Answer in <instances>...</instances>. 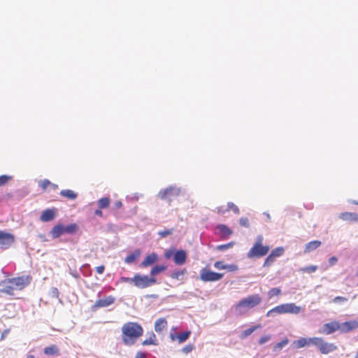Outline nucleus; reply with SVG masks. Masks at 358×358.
Listing matches in <instances>:
<instances>
[{"label":"nucleus","mask_w":358,"mask_h":358,"mask_svg":"<svg viewBox=\"0 0 358 358\" xmlns=\"http://www.w3.org/2000/svg\"><path fill=\"white\" fill-rule=\"evenodd\" d=\"M315 345L321 354L327 355L336 351L337 345L333 343L327 342L322 337H311L309 338H300L292 343V345L297 349L304 348L307 345Z\"/></svg>","instance_id":"obj_1"},{"label":"nucleus","mask_w":358,"mask_h":358,"mask_svg":"<svg viewBox=\"0 0 358 358\" xmlns=\"http://www.w3.org/2000/svg\"><path fill=\"white\" fill-rule=\"evenodd\" d=\"M122 338L124 345H132L143 334L142 326L134 322H128L122 327Z\"/></svg>","instance_id":"obj_2"},{"label":"nucleus","mask_w":358,"mask_h":358,"mask_svg":"<svg viewBox=\"0 0 358 358\" xmlns=\"http://www.w3.org/2000/svg\"><path fill=\"white\" fill-rule=\"evenodd\" d=\"M262 299L258 294L248 295L240 300L235 306V310L238 315H245L250 309L255 308L262 303Z\"/></svg>","instance_id":"obj_3"},{"label":"nucleus","mask_w":358,"mask_h":358,"mask_svg":"<svg viewBox=\"0 0 358 358\" xmlns=\"http://www.w3.org/2000/svg\"><path fill=\"white\" fill-rule=\"evenodd\" d=\"M264 237L262 235H259L253 246L250 249L247 253V257L250 259L259 258L265 256L268 254L270 250L269 245H263Z\"/></svg>","instance_id":"obj_4"},{"label":"nucleus","mask_w":358,"mask_h":358,"mask_svg":"<svg viewBox=\"0 0 358 358\" xmlns=\"http://www.w3.org/2000/svg\"><path fill=\"white\" fill-rule=\"evenodd\" d=\"M302 310L300 306H296L295 303H283L274 307L273 308L268 310L266 313V316L269 317L273 313L278 314H298Z\"/></svg>","instance_id":"obj_5"},{"label":"nucleus","mask_w":358,"mask_h":358,"mask_svg":"<svg viewBox=\"0 0 358 358\" xmlns=\"http://www.w3.org/2000/svg\"><path fill=\"white\" fill-rule=\"evenodd\" d=\"M180 194V189L174 186H170L164 189L159 191L158 194L159 198L162 200L167 201L169 204L177 198Z\"/></svg>","instance_id":"obj_6"},{"label":"nucleus","mask_w":358,"mask_h":358,"mask_svg":"<svg viewBox=\"0 0 358 358\" xmlns=\"http://www.w3.org/2000/svg\"><path fill=\"white\" fill-rule=\"evenodd\" d=\"M224 274L211 271L209 268L205 267L200 271V280L203 282H215L221 280Z\"/></svg>","instance_id":"obj_7"},{"label":"nucleus","mask_w":358,"mask_h":358,"mask_svg":"<svg viewBox=\"0 0 358 358\" xmlns=\"http://www.w3.org/2000/svg\"><path fill=\"white\" fill-rule=\"evenodd\" d=\"M135 280L134 285L140 289H144L150 287L156 283V279L152 277H148L145 275L136 274L134 276Z\"/></svg>","instance_id":"obj_8"},{"label":"nucleus","mask_w":358,"mask_h":358,"mask_svg":"<svg viewBox=\"0 0 358 358\" xmlns=\"http://www.w3.org/2000/svg\"><path fill=\"white\" fill-rule=\"evenodd\" d=\"M31 280V277L29 275H23L10 279V282L13 283L11 285L14 286L15 289L21 290L25 287L28 286Z\"/></svg>","instance_id":"obj_9"},{"label":"nucleus","mask_w":358,"mask_h":358,"mask_svg":"<svg viewBox=\"0 0 358 358\" xmlns=\"http://www.w3.org/2000/svg\"><path fill=\"white\" fill-rule=\"evenodd\" d=\"M336 331H340V322L336 320L331 321L323 324L322 328L319 330V333L325 335H329Z\"/></svg>","instance_id":"obj_10"},{"label":"nucleus","mask_w":358,"mask_h":358,"mask_svg":"<svg viewBox=\"0 0 358 358\" xmlns=\"http://www.w3.org/2000/svg\"><path fill=\"white\" fill-rule=\"evenodd\" d=\"M115 299L113 296H107L103 299L96 301L94 304L91 307L92 311H96L99 308L108 307L115 303Z\"/></svg>","instance_id":"obj_11"},{"label":"nucleus","mask_w":358,"mask_h":358,"mask_svg":"<svg viewBox=\"0 0 358 358\" xmlns=\"http://www.w3.org/2000/svg\"><path fill=\"white\" fill-rule=\"evenodd\" d=\"M14 241L15 237L13 234L0 231V246L2 248H9Z\"/></svg>","instance_id":"obj_12"},{"label":"nucleus","mask_w":358,"mask_h":358,"mask_svg":"<svg viewBox=\"0 0 358 358\" xmlns=\"http://www.w3.org/2000/svg\"><path fill=\"white\" fill-rule=\"evenodd\" d=\"M358 329V320H352L340 323V332L346 334Z\"/></svg>","instance_id":"obj_13"},{"label":"nucleus","mask_w":358,"mask_h":358,"mask_svg":"<svg viewBox=\"0 0 358 358\" xmlns=\"http://www.w3.org/2000/svg\"><path fill=\"white\" fill-rule=\"evenodd\" d=\"M56 213L57 210L55 208L46 209L41 213L40 220L44 222L52 221L55 219Z\"/></svg>","instance_id":"obj_14"},{"label":"nucleus","mask_w":358,"mask_h":358,"mask_svg":"<svg viewBox=\"0 0 358 358\" xmlns=\"http://www.w3.org/2000/svg\"><path fill=\"white\" fill-rule=\"evenodd\" d=\"M187 252L183 250L176 251L173 255V261L176 265H182L186 262Z\"/></svg>","instance_id":"obj_15"},{"label":"nucleus","mask_w":358,"mask_h":358,"mask_svg":"<svg viewBox=\"0 0 358 358\" xmlns=\"http://www.w3.org/2000/svg\"><path fill=\"white\" fill-rule=\"evenodd\" d=\"M338 217L348 222H358V214L352 212H343L339 214Z\"/></svg>","instance_id":"obj_16"},{"label":"nucleus","mask_w":358,"mask_h":358,"mask_svg":"<svg viewBox=\"0 0 358 358\" xmlns=\"http://www.w3.org/2000/svg\"><path fill=\"white\" fill-rule=\"evenodd\" d=\"M168 327V322L164 317L157 319L155 322V330L157 333H162L166 330Z\"/></svg>","instance_id":"obj_17"},{"label":"nucleus","mask_w":358,"mask_h":358,"mask_svg":"<svg viewBox=\"0 0 358 358\" xmlns=\"http://www.w3.org/2000/svg\"><path fill=\"white\" fill-rule=\"evenodd\" d=\"M158 260V256L156 253H151L147 255L141 262L142 267H148L155 264Z\"/></svg>","instance_id":"obj_18"},{"label":"nucleus","mask_w":358,"mask_h":358,"mask_svg":"<svg viewBox=\"0 0 358 358\" xmlns=\"http://www.w3.org/2000/svg\"><path fill=\"white\" fill-rule=\"evenodd\" d=\"M13 283L10 282V279L7 281L3 282L2 287L0 288V293H6L10 295L14 294V291L16 290L14 286H12Z\"/></svg>","instance_id":"obj_19"},{"label":"nucleus","mask_w":358,"mask_h":358,"mask_svg":"<svg viewBox=\"0 0 358 358\" xmlns=\"http://www.w3.org/2000/svg\"><path fill=\"white\" fill-rule=\"evenodd\" d=\"M322 245L320 241H313L306 244L304 248V253H309L318 248Z\"/></svg>","instance_id":"obj_20"},{"label":"nucleus","mask_w":358,"mask_h":358,"mask_svg":"<svg viewBox=\"0 0 358 358\" xmlns=\"http://www.w3.org/2000/svg\"><path fill=\"white\" fill-rule=\"evenodd\" d=\"M50 234L52 238H59L61 235L64 234V225L60 224L55 225L52 228Z\"/></svg>","instance_id":"obj_21"},{"label":"nucleus","mask_w":358,"mask_h":358,"mask_svg":"<svg viewBox=\"0 0 358 358\" xmlns=\"http://www.w3.org/2000/svg\"><path fill=\"white\" fill-rule=\"evenodd\" d=\"M43 352L45 355H59V349L56 345H52L48 347H46L43 350Z\"/></svg>","instance_id":"obj_22"},{"label":"nucleus","mask_w":358,"mask_h":358,"mask_svg":"<svg viewBox=\"0 0 358 358\" xmlns=\"http://www.w3.org/2000/svg\"><path fill=\"white\" fill-rule=\"evenodd\" d=\"M217 229L221 234L222 238H227L232 234V231L225 224H219Z\"/></svg>","instance_id":"obj_23"},{"label":"nucleus","mask_w":358,"mask_h":358,"mask_svg":"<svg viewBox=\"0 0 358 358\" xmlns=\"http://www.w3.org/2000/svg\"><path fill=\"white\" fill-rule=\"evenodd\" d=\"M261 327H262L261 324H257V325L252 326V327L244 330L240 334V338L241 339L246 338L247 337L250 336L255 330L260 329Z\"/></svg>","instance_id":"obj_24"},{"label":"nucleus","mask_w":358,"mask_h":358,"mask_svg":"<svg viewBox=\"0 0 358 358\" xmlns=\"http://www.w3.org/2000/svg\"><path fill=\"white\" fill-rule=\"evenodd\" d=\"M61 196L66 197L70 200H74L77 198L78 194L71 189H63L60 192Z\"/></svg>","instance_id":"obj_25"},{"label":"nucleus","mask_w":358,"mask_h":358,"mask_svg":"<svg viewBox=\"0 0 358 358\" xmlns=\"http://www.w3.org/2000/svg\"><path fill=\"white\" fill-rule=\"evenodd\" d=\"M97 204L100 209L107 208L110 204V199L108 196L102 197L97 201Z\"/></svg>","instance_id":"obj_26"},{"label":"nucleus","mask_w":358,"mask_h":358,"mask_svg":"<svg viewBox=\"0 0 358 358\" xmlns=\"http://www.w3.org/2000/svg\"><path fill=\"white\" fill-rule=\"evenodd\" d=\"M186 273H187L186 268H182L181 270H176V271H173L170 276L172 279L182 280V277Z\"/></svg>","instance_id":"obj_27"},{"label":"nucleus","mask_w":358,"mask_h":358,"mask_svg":"<svg viewBox=\"0 0 358 358\" xmlns=\"http://www.w3.org/2000/svg\"><path fill=\"white\" fill-rule=\"evenodd\" d=\"M166 269V266L164 265H156L150 271V276L155 278V275L164 271Z\"/></svg>","instance_id":"obj_28"},{"label":"nucleus","mask_w":358,"mask_h":358,"mask_svg":"<svg viewBox=\"0 0 358 358\" xmlns=\"http://www.w3.org/2000/svg\"><path fill=\"white\" fill-rule=\"evenodd\" d=\"M141 255L139 250H135L134 252L131 253L125 258V262L127 264H131L134 262Z\"/></svg>","instance_id":"obj_29"},{"label":"nucleus","mask_w":358,"mask_h":358,"mask_svg":"<svg viewBox=\"0 0 358 358\" xmlns=\"http://www.w3.org/2000/svg\"><path fill=\"white\" fill-rule=\"evenodd\" d=\"M39 186L43 190H45L48 186H51L53 189H55L58 188L57 185L51 183V182L48 179L41 180L39 182Z\"/></svg>","instance_id":"obj_30"},{"label":"nucleus","mask_w":358,"mask_h":358,"mask_svg":"<svg viewBox=\"0 0 358 358\" xmlns=\"http://www.w3.org/2000/svg\"><path fill=\"white\" fill-rule=\"evenodd\" d=\"M156 341H157V338H156L155 334L153 332H151L150 334L149 338L144 340L142 342V345H156L157 344Z\"/></svg>","instance_id":"obj_31"},{"label":"nucleus","mask_w":358,"mask_h":358,"mask_svg":"<svg viewBox=\"0 0 358 358\" xmlns=\"http://www.w3.org/2000/svg\"><path fill=\"white\" fill-rule=\"evenodd\" d=\"M191 334V332L189 331H186L182 333H180L177 334L176 339L180 343H184L185 341H187L189 336Z\"/></svg>","instance_id":"obj_32"},{"label":"nucleus","mask_w":358,"mask_h":358,"mask_svg":"<svg viewBox=\"0 0 358 358\" xmlns=\"http://www.w3.org/2000/svg\"><path fill=\"white\" fill-rule=\"evenodd\" d=\"M289 343V339L285 338L283 340H282L280 342L276 343L273 347L274 351H280L282 350L283 347L287 345Z\"/></svg>","instance_id":"obj_33"},{"label":"nucleus","mask_w":358,"mask_h":358,"mask_svg":"<svg viewBox=\"0 0 358 358\" xmlns=\"http://www.w3.org/2000/svg\"><path fill=\"white\" fill-rule=\"evenodd\" d=\"M77 229H78V226L76 224H71L66 227L64 226V233H66V234H74L77 231Z\"/></svg>","instance_id":"obj_34"},{"label":"nucleus","mask_w":358,"mask_h":358,"mask_svg":"<svg viewBox=\"0 0 358 358\" xmlns=\"http://www.w3.org/2000/svg\"><path fill=\"white\" fill-rule=\"evenodd\" d=\"M283 252H284V248L282 247H278V248H276L274 250H273L270 255L273 257L275 258V257H280L281 255H282Z\"/></svg>","instance_id":"obj_35"},{"label":"nucleus","mask_w":358,"mask_h":358,"mask_svg":"<svg viewBox=\"0 0 358 358\" xmlns=\"http://www.w3.org/2000/svg\"><path fill=\"white\" fill-rule=\"evenodd\" d=\"M235 245L234 242H229L226 244L219 245L216 247L217 250L223 251L231 248Z\"/></svg>","instance_id":"obj_36"},{"label":"nucleus","mask_w":358,"mask_h":358,"mask_svg":"<svg viewBox=\"0 0 358 358\" xmlns=\"http://www.w3.org/2000/svg\"><path fill=\"white\" fill-rule=\"evenodd\" d=\"M317 266L315 265L308 266L300 269V271L303 273H311L317 271Z\"/></svg>","instance_id":"obj_37"},{"label":"nucleus","mask_w":358,"mask_h":358,"mask_svg":"<svg viewBox=\"0 0 358 358\" xmlns=\"http://www.w3.org/2000/svg\"><path fill=\"white\" fill-rule=\"evenodd\" d=\"M227 208L228 209V211L232 210L235 214H237V215L240 213V210H239V208H238V206L232 202H229L227 203Z\"/></svg>","instance_id":"obj_38"},{"label":"nucleus","mask_w":358,"mask_h":358,"mask_svg":"<svg viewBox=\"0 0 358 358\" xmlns=\"http://www.w3.org/2000/svg\"><path fill=\"white\" fill-rule=\"evenodd\" d=\"M275 261V258L273 257L271 255H269L266 258V259L264 260V267H269L270 266L272 265V264Z\"/></svg>","instance_id":"obj_39"},{"label":"nucleus","mask_w":358,"mask_h":358,"mask_svg":"<svg viewBox=\"0 0 358 358\" xmlns=\"http://www.w3.org/2000/svg\"><path fill=\"white\" fill-rule=\"evenodd\" d=\"M239 224H241V226L248 228L250 226V221L248 218L242 217L239 220Z\"/></svg>","instance_id":"obj_40"},{"label":"nucleus","mask_w":358,"mask_h":358,"mask_svg":"<svg viewBox=\"0 0 358 358\" xmlns=\"http://www.w3.org/2000/svg\"><path fill=\"white\" fill-rule=\"evenodd\" d=\"M280 293H281L280 289L275 287V288H272L269 290L268 295L270 297H272L273 296H278V295L280 294Z\"/></svg>","instance_id":"obj_41"},{"label":"nucleus","mask_w":358,"mask_h":358,"mask_svg":"<svg viewBox=\"0 0 358 358\" xmlns=\"http://www.w3.org/2000/svg\"><path fill=\"white\" fill-rule=\"evenodd\" d=\"M194 348V346L193 344H187L185 346H184L182 349V351L185 353V354H187L190 352H192Z\"/></svg>","instance_id":"obj_42"},{"label":"nucleus","mask_w":358,"mask_h":358,"mask_svg":"<svg viewBox=\"0 0 358 358\" xmlns=\"http://www.w3.org/2000/svg\"><path fill=\"white\" fill-rule=\"evenodd\" d=\"M214 266H215V268H216L217 269H226L228 268V265L224 264V263L220 261H217V262H215Z\"/></svg>","instance_id":"obj_43"},{"label":"nucleus","mask_w":358,"mask_h":358,"mask_svg":"<svg viewBox=\"0 0 358 358\" xmlns=\"http://www.w3.org/2000/svg\"><path fill=\"white\" fill-rule=\"evenodd\" d=\"M174 251H175L174 248H171L169 250H166L165 252H164V257L166 259H170L172 256L174 255V253L176 252Z\"/></svg>","instance_id":"obj_44"},{"label":"nucleus","mask_w":358,"mask_h":358,"mask_svg":"<svg viewBox=\"0 0 358 358\" xmlns=\"http://www.w3.org/2000/svg\"><path fill=\"white\" fill-rule=\"evenodd\" d=\"M270 339H271L270 335H264L259 339L258 343L259 345H263V344L266 343V342H268Z\"/></svg>","instance_id":"obj_45"},{"label":"nucleus","mask_w":358,"mask_h":358,"mask_svg":"<svg viewBox=\"0 0 358 358\" xmlns=\"http://www.w3.org/2000/svg\"><path fill=\"white\" fill-rule=\"evenodd\" d=\"M10 179V177L7 176L6 175H2L0 176V187L4 185L8 180Z\"/></svg>","instance_id":"obj_46"},{"label":"nucleus","mask_w":358,"mask_h":358,"mask_svg":"<svg viewBox=\"0 0 358 358\" xmlns=\"http://www.w3.org/2000/svg\"><path fill=\"white\" fill-rule=\"evenodd\" d=\"M120 281L122 282H125V283H133L134 285L135 283V280H134V277L133 278L121 277L120 278Z\"/></svg>","instance_id":"obj_47"},{"label":"nucleus","mask_w":358,"mask_h":358,"mask_svg":"<svg viewBox=\"0 0 358 358\" xmlns=\"http://www.w3.org/2000/svg\"><path fill=\"white\" fill-rule=\"evenodd\" d=\"M172 234V230L171 229H166V230H164V231H159V235L162 237H166L167 236H169Z\"/></svg>","instance_id":"obj_48"},{"label":"nucleus","mask_w":358,"mask_h":358,"mask_svg":"<svg viewBox=\"0 0 358 358\" xmlns=\"http://www.w3.org/2000/svg\"><path fill=\"white\" fill-rule=\"evenodd\" d=\"M348 301V299L343 296H336L333 299L334 303H341V302H345Z\"/></svg>","instance_id":"obj_49"},{"label":"nucleus","mask_w":358,"mask_h":358,"mask_svg":"<svg viewBox=\"0 0 358 358\" xmlns=\"http://www.w3.org/2000/svg\"><path fill=\"white\" fill-rule=\"evenodd\" d=\"M228 212L227 208H225L224 206H220L217 208V213L220 215H224Z\"/></svg>","instance_id":"obj_50"},{"label":"nucleus","mask_w":358,"mask_h":358,"mask_svg":"<svg viewBox=\"0 0 358 358\" xmlns=\"http://www.w3.org/2000/svg\"><path fill=\"white\" fill-rule=\"evenodd\" d=\"M105 271V266L103 265H101L96 267V271L99 274H102Z\"/></svg>","instance_id":"obj_51"},{"label":"nucleus","mask_w":358,"mask_h":358,"mask_svg":"<svg viewBox=\"0 0 358 358\" xmlns=\"http://www.w3.org/2000/svg\"><path fill=\"white\" fill-rule=\"evenodd\" d=\"M338 262V259L336 257H331L329 259V264L330 266L335 265Z\"/></svg>","instance_id":"obj_52"},{"label":"nucleus","mask_w":358,"mask_h":358,"mask_svg":"<svg viewBox=\"0 0 358 358\" xmlns=\"http://www.w3.org/2000/svg\"><path fill=\"white\" fill-rule=\"evenodd\" d=\"M122 207V201H116L115 203H114V208L115 209H120Z\"/></svg>","instance_id":"obj_53"},{"label":"nucleus","mask_w":358,"mask_h":358,"mask_svg":"<svg viewBox=\"0 0 358 358\" xmlns=\"http://www.w3.org/2000/svg\"><path fill=\"white\" fill-rule=\"evenodd\" d=\"M94 215L98 216V217H103V212H102L101 209H100L99 208L98 209H96L94 211Z\"/></svg>","instance_id":"obj_54"},{"label":"nucleus","mask_w":358,"mask_h":358,"mask_svg":"<svg viewBox=\"0 0 358 358\" xmlns=\"http://www.w3.org/2000/svg\"><path fill=\"white\" fill-rule=\"evenodd\" d=\"M135 358H146V357L144 352L139 351L136 353Z\"/></svg>","instance_id":"obj_55"},{"label":"nucleus","mask_w":358,"mask_h":358,"mask_svg":"<svg viewBox=\"0 0 358 358\" xmlns=\"http://www.w3.org/2000/svg\"><path fill=\"white\" fill-rule=\"evenodd\" d=\"M230 271H236L237 270V266L236 265H228V268Z\"/></svg>","instance_id":"obj_56"},{"label":"nucleus","mask_w":358,"mask_h":358,"mask_svg":"<svg viewBox=\"0 0 358 358\" xmlns=\"http://www.w3.org/2000/svg\"><path fill=\"white\" fill-rule=\"evenodd\" d=\"M351 203H352V204H355V205H357V206H358V201H355V200H354V201H351Z\"/></svg>","instance_id":"obj_57"},{"label":"nucleus","mask_w":358,"mask_h":358,"mask_svg":"<svg viewBox=\"0 0 358 358\" xmlns=\"http://www.w3.org/2000/svg\"><path fill=\"white\" fill-rule=\"evenodd\" d=\"M27 358H35V357L33 355H28Z\"/></svg>","instance_id":"obj_58"},{"label":"nucleus","mask_w":358,"mask_h":358,"mask_svg":"<svg viewBox=\"0 0 358 358\" xmlns=\"http://www.w3.org/2000/svg\"><path fill=\"white\" fill-rule=\"evenodd\" d=\"M355 358H358V352H357V355H356V356L355 357Z\"/></svg>","instance_id":"obj_59"},{"label":"nucleus","mask_w":358,"mask_h":358,"mask_svg":"<svg viewBox=\"0 0 358 358\" xmlns=\"http://www.w3.org/2000/svg\"><path fill=\"white\" fill-rule=\"evenodd\" d=\"M299 358H303V357H299Z\"/></svg>","instance_id":"obj_60"}]
</instances>
